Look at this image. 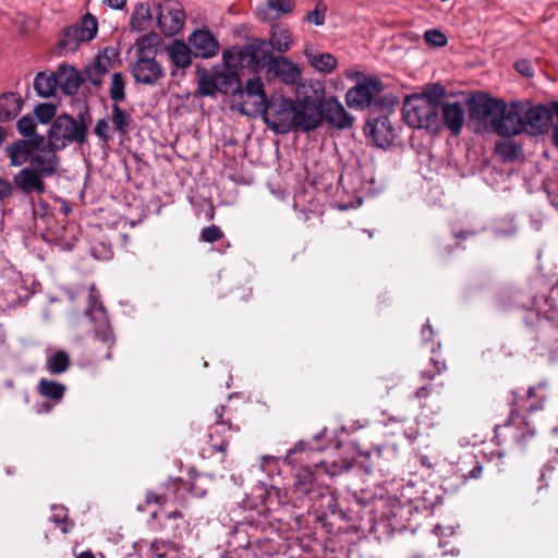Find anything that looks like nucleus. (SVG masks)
<instances>
[{
  "instance_id": "1",
  "label": "nucleus",
  "mask_w": 558,
  "mask_h": 558,
  "mask_svg": "<svg viewBox=\"0 0 558 558\" xmlns=\"http://www.w3.org/2000/svg\"><path fill=\"white\" fill-rule=\"evenodd\" d=\"M322 466L323 463L317 462L313 468L305 466L300 469L295 474L293 484V495H295L298 499L305 498L311 502V507L316 514L317 521L323 522L328 520L329 514L336 520H367L368 523H378L385 520H391V518H383L373 514L374 509L378 507V504H383L381 500L364 505L356 500L349 508L348 513L338 509L337 499L329 492L328 486L322 478Z\"/></svg>"
},
{
  "instance_id": "2",
  "label": "nucleus",
  "mask_w": 558,
  "mask_h": 558,
  "mask_svg": "<svg viewBox=\"0 0 558 558\" xmlns=\"http://www.w3.org/2000/svg\"><path fill=\"white\" fill-rule=\"evenodd\" d=\"M522 100L507 104L502 99L478 96L470 101L471 118L489 122L493 131L502 137L519 135L525 131Z\"/></svg>"
},
{
  "instance_id": "3",
  "label": "nucleus",
  "mask_w": 558,
  "mask_h": 558,
  "mask_svg": "<svg viewBox=\"0 0 558 558\" xmlns=\"http://www.w3.org/2000/svg\"><path fill=\"white\" fill-rule=\"evenodd\" d=\"M58 150L46 142L44 135H36L34 138H20L5 147L10 166L20 167L29 162L31 168L44 178H50L58 172L60 166Z\"/></svg>"
},
{
  "instance_id": "4",
  "label": "nucleus",
  "mask_w": 558,
  "mask_h": 558,
  "mask_svg": "<svg viewBox=\"0 0 558 558\" xmlns=\"http://www.w3.org/2000/svg\"><path fill=\"white\" fill-rule=\"evenodd\" d=\"M532 398H536L538 403L530 402L526 408L527 415L520 417L512 411L509 421L504 426L496 427V437L501 435V432H505V434L511 436L519 446L525 447L529 444V440L537 433L534 414L543 408V402L545 401L543 388H530L527 391V400Z\"/></svg>"
},
{
  "instance_id": "5",
  "label": "nucleus",
  "mask_w": 558,
  "mask_h": 558,
  "mask_svg": "<svg viewBox=\"0 0 558 558\" xmlns=\"http://www.w3.org/2000/svg\"><path fill=\"white\" fill-rule=\"evenodd\" d=\"M404 122L413 129L437 131L440 126L439 109L428 95L407 97L402 108Z\"/></svg>"
},
{
  "instance_id": "6",
  "label": "nucleus",
  "mask_w": 558,
  "mask_h": 558,
  "mask_svg": "<svg viewBox=\"0 0 558 558\" xmlns=\"http://www.w3.org/2000/svg\"><path fill=\"white\" fill-rule=\"evenodd\" d=\"M232 99L236 104L240 113L247 117H256L267 111V94L259 76L250 78L244 87L241 82L232 90Z\"/></svg>"
},
{
  "instance_id": "7",
  "label": "nucleus",
  "mask_w": 558,
  "mask_h": 558,
  "mask_svg": "<svg viewBox=\"0 0 558 558\" xmlns=\"http://www.w3.org/2000/svg\"><path fill=\"white\" fill-rule=\"evenodd\" d=\"M88 125L84 121H76L69 114L57 117L48 131V143L62 150L71 143L83 144L86 140Z\"/></svg>"
},
{
  "instance_id": "8",
  "label": "nucleus",
  "mask_w": 558,
  "mask_h": 558,
  "mask_svg": "<svg viewBox=\"0 0 558 558\" xmlns=\"http://www.w3.org/2000/svg\"><path fill=\"white\" fill-rule=\"evenodd\" d=\"M226 407L219 405L213 412V424L208 428L207 442L217 452H226L228 445L240 432L238 425H233L230 417H225Z\"/></svg>"
},
{
  "instance_id": "9",
  "label": "nucleus",
  "mask_w": 558,
  "mask_h": 558,
  "mask_svg": "<svg viewBox=\"0 0 558 558\" xmlns=\"http://www.w3.org/2000/svg\"><path fill=\"white\" fill-rule=\"evenodd\" d=\"M131 73L136 83L155 85L165 76L161 64L146 50L144 40L136 48V60L131 66Z\"/></svg>"
},
{
  "instance_id": "10",
  "label": "nucleus",
  "mask_w": 558,
  "mask_h": 558,
  "mask_svg": "<svg viewBox=\"0 0 558 558\" xmlns=\"http://www.w3.org/2000/svg\"><path fill=\"white\" fill-rule=\"evenodd\" d=\"M97 29L98 23L96 17L88 13L80 24H74L63 31L59 39V47L66 52H74L82 43L94 39Z\"/></svg>"
},
{
  "instance_id": "11",
  "label": "nucleus",
  "mask_w": 558,
  "mask_h": 558,
  "mask_svg": "<svg viewBox=\"0 0 558 558\" xmlns=\"http://www.w3.org/2000/svg\"><path fill=\"white\" fill-rule=\"evenodd\" d=\"M293 104L294 100L284 98L267 102V111L263 114L269 129L281 134L293 131Z\"/></svg>"
},
{
  "instance_id": "12",
  "label": "nucleus",
  "mask_w": 558,
  "mask_h": 558,
  "mask_svg": "<svg viewBox=\"0 0 558 558\" xmlns=\"http://www.w3.org/2000/svg\"><path fill=\"white\" fill-rule=\"evenodd\" d=\"M293 131L310 132L322 125L319 102L310 97L298 98L293 104Z\"/></svg>"
},
{
  "instance_id": "13",
  "label": "nucleus",
  "mask_w": 558,
  "mask_h": 558,
  "mask_svg": "<svg viewBox=\"0 0 558 558\" xmlns=\"http://www.w3.org/2000/svg\"><path fill=\"white\" fill-rule=\"evenodd\" d=\"M157 23L162 34L173 36L178 34L185 22V12L178 0H166L157 4Z\"/></svg>"
},
{
  "instance_id": "14",
  "label": "nucleus",
  "mask_w": 558,
  "mask_h": 558,
  "mask_svg": "<svg viewBox=\"0 0 558 558\" xmlns=\"http://www.w3.org/2000/svg\"><path fill=\"white\" fill-rule=\"evenodd\" d=\"M238 60L243 65H247L254 71L269 68V64L275 59V54L270 50L268 43L263 39H255L239 49Z\"/></svg>"
},
{
  "instance_id": "15",
  "label": "nucleus",
  "mask_w": 558,
  "mask_h": 558,
  "mask_svg": "<svg viewBox=\"0 0 558 558\" xmlns=\"http://www.w3.org/2000/svg\"><path fill=\"white\" fill-rule=\"evenodd\" d=\"M525 131L532 135L546 134L550 129V122L554 121L553 104L550 106H532L530 101H523Z\"/></svg>"
},
{
  "instance_id": "16",
  "label": "nucleus",
  "mask_w": 558,
  "mask_h": 558,
  "mask_svg": "<svg viewBox=\"0 0 558 558\" xmlns=\"http://www.w3.org/2000/svg\"><path fill=\"white\" fill-rule=\"evenodd\" d=\"M319 114H322V123L326 121L329 126L337 130L350 129L354 122V117L335 97L319 100Z\"/></svg>"
},
{
  "instance_id": "17",
  "label": "nucleus",
  "mask_w": 558,
  "mask_h": 558,
  "mask_svg": "<svg viewBox=\"0 0 558 558\" xmlns=\"http://www.w3.org/2000/svg\"><path fill=\"white\" fill-rule=\"evenodd\" d=\"M380 92V81L371 77L351 87L345 94V101L350 108L364 109L373 105Z\"/></svg>"
},
{
  "instance_id": "18",
  "label": "nucleus",
  "mask_w": 558,
  "mask_h": 558,
  "mask_svg": "<svg viewBox=\"0 0 558 558\" xmlns=\"http://www.w3.org/2000/svg\"><path fill=\"white\" fill-rule=\"evenodd\" d=\"M266 74L269 80H278L286 86L298 85L302 80L301 68L284 56H276Z\"/></svg>"
},
{
  "instance_id": "19",
  "label": "nucleus",
  "mask_w": 558,
  "mask_h": 558,
  "mask_svg": "<svg viewBox=\"0 0 558 558\" xmlns=\"http://www.w3.org/2000/svg\"><path fill=\"white\" fill-rule=\"evenodd\" d=\"M88 316L93 319L97 318L99 320L98 325L95 328V338L100 341L107 349L104 359L110 360L112 357V348L116 343V338L113 336L112 329L108 323L106 311L102 305L90 308L86 312Z\"/></svg>"
},
{
  "instance_id": "20",
  "label": "nucleus",
  "mask_w": 558,
  "mask_h": 558,
  "mask_svg": "<svg viewBox=\"0 0 558 558\" xmlns=\"http://www.w3.org/2000/svg\"><path fill=\"white\" fill-rule=\"evenodd\" d=\"M365 133L371 137L377 147H389L395 140V130L386 116L368 121Z\"/></svg>"
},
{
  "instance_id": "21",
  "label": "nucleus",
  "mask_w": 558,
  "mask_h": 558,
  "mask_svg": "<svg viewBox=\"0 0 558 558\" xmlns=\"http://www.w3.org/2000/svg\"><path fill=\"white\" fill-rule=\"evenodd\" d=\"M165 497L148 493L144 505H138V511H147L149 520H177L183 519V514L179 510H166Z\"/></svg>"
},
{
  "instance_id": "22",
  "label": "nucleus",
  "mask_w": 558,
  "mask_h": 558,
  "mask_svg": "<svg viewBox=\"0 0 558 558\" xmlns=\"http://www.w3.org/2000/svg\"><path fill=\"white\" fill-rule=\"evenodd\" d=\"M44 177L31 167L20 170L13 178V182L17 189L24 194L36 192L43 194L46 190Z\"/></svg>"
},
{
  "instance_id": "23",
  "label": "nucleus",
  "mask_w": 558,
  "mask_h": 558,
  "mask_svg": "<svg viewBox=\"0 0 558 558\" xmlns=\"http://www.w3.org/2000/svg\"><path fill=\"white\" fill-rule=\"evenodd\" d=\"M189 43L194 49L195 56L208 59L218 53L219 45L215 37L207 31H196L190 38Z\"/></svg>"
},
{
  "instance_id": "24",
  "label": "nucleus",
  "mask_w": 558,
  "mask_h": 558,
  "mask_svg": "<svg viewBox=\"0 0 558 558\" xmlns=\"http://www.w3.org/2000/svg\"><path fill=\"white\" fill-rule=\"evenodd\" d=\"M166 52L174 68L171 75H177V70H185L192 63V50L184 41L175 39L167 48Z\"/></svg>"
},
{
  "instance_id": "25",
  "label": "nucleus",
  "mask_w": 558,
  "mask_h": 558,
  "mask_svg": "<svg viewBox=\"0 0 558 558\" xmlns=\"http://www.w3.org/2000/svg\"><path fill=\"white\" fill-rule=\"evenodd\" d=\"M112 66V59L105 50L98 53L94 61L88 64L84 72V80L90 82L94 86L99 87L102 83V77L109 72Z\"/></svg>"
},
{
  "instance_id": "26",
  "label": "nucleus",
  "mask_w": 558,
  "mask_h": 558,
  "mask_svg": "<svg viewBox=\"0 0 558 558\" xmlns=\"http://www.w3.org/2000/svg\"><path fill=\"white\" fill-rule=\"evenodd\" d=\"M56 80L58 81L57 86L65 95H75L85 80L80 76L77 70L70 65H60L54 72Z\"/></svg>"
},
{
  "instance_id": "27",
  "label": "nucleus",
  "mask_w": 558,
  "mask_h": 558,
  "mask_svg": "<svg viewBox=\"0 0 558 558\" xmlns=\"http://www.w3.org/2000/svg\"><path fill=\"white\" fill-rule=\"evenodd\" d=\"M271 496L277 497L278 489L272 486L267 487L265 484H258L253 488L251 496L243 501V507L250 511L257 510L258 513H262L268 510L267 500Z\"/></svg>"
},
{
  "instance_id": "28",
  "label": "nucleus",
  "mask_w": 558,
  "mask_h": 558,
  "mask_svg": "<svg viewBox=\"0 0 558 558\" xmlns=\"http://www.w3.org/2000/svg\"><path fill=\"white\" fill-rule=\"evenodd\" d=\"M441 114L445 125L450 130L453 136H458L464 123L463 106L458 101L444 104L441 106Z\"/></svg>"
},
{
  "instance_id": "29",
  "label": "nucleus",
  "mask_w": 558,
  "mask_h": 558,
  "mask_svg": "<svg viewBox=\"0 0 558 558\" xmlns=\"http://www.w3.org/2000/svg\"><path fill=\"white\" fill-rule=\"evenodd\" d=\"M304 56L306 57L311 66H313L317 72L329 74L331 73L338 64L336 57L331 53L318 52L314 50L311 45H306L304 48Z\"/></svg>"
},
{
  "instance_id": "30",
  "label": "nucleus",
  "mask_w": 558,
  "mask_h": 558,
  "mask_svg": "<svg viewBox=\"0 0 558 558\" xmlns=\"http://www.w3.org/2000/svg\"><path fill=\"white\" fill-rule=\"evenodd\" d=\"M23 108V99L15 93L0 95V122L14 119Z\"/></svg>"
},
{
  "instance_id": "31",
  "label": "nucleus",
  "mask_w": 558,
  "mask_h": 558,
  "mask_svg": "<svg viewBox=\"0 0 558 558\" xmlns=\"http://www.w3.org/2000/svg\"><path fill=\"white\" fill-rule=\"evenodd\" d=\"M267 43L268 46L277 52L284 53L290 50L292 46V34L289 28L279 24H274L269 33V41Z\"/></svg>"
},
{
  "instance_id": "32",
  "label": "nucleus",
  "mask_w": 558,
  "mask_h": 558,
  "mask_svg": "<svg viewBox=\"0 0 558 558\" xmlns=\"http://www.w3.org/2000/svg\"><path fill=\"white\" fill-rule=\"evenodd\" d=\"M153 20L150 8L147 3L140 2L135 5L131 19L130 25L134 31H145L149 27Z\"/></svg>"
},
{
  "instance_id": "33",
  "label": "nucleus",
  "mask_w": 558,
  "mask_h": 558,
  "mask_svg": "<svg viewBox=\"0 0 558 558\" xmlns=\"http://www.w3.org/2000/svg\"><path fill=\"white\" fill-rule=\"evenodd\" d=\"M215 81L217 86V92L228 94L234 85L239 86L240 78L235 71L230 69H218L215 68Z\"/></svg>"
},
{
  "instance_id": "34",
  "label": "nucleus",
  "mask_w": 558,
  "mask_h": 558,
  "mask_svg": "<svg viewBox=\"0 0 558 558\" xmlns=\"http://www.w3.org/2000/svg\"><path fill=\"white\" fill-rule=\"evenodd\" d=\"M58 81L54 73L47 75L43 72L38 73L34 80V88L38 96L48 98L54 95Z\"/></svg>"
},
{
  "instance_id": "35",
  "label": "nucleus",
  "mask_w": 558,
  "mask_h": 558,
  "mask_svg": "<svg viewBox=\"0 0 558 558\" xmlns=\"http://www.w3.org/2000/svg\"><path fill=\"white\" fill-rule=\"evenodd\" d=\"M65 389L63 384L50 379L41 378L38 383V392L43 397L56 401L63 398Z\"/></svg>"
},
{
  "instance_id": "36",
  "label": "nucleus",
  "mask_w": 558,
  "mask_h": 558,
  "mask_svg": "<svg viewBox=\"0 0 558 558\" xmlns=\"http://www.w3.org/2000/svg\"><path fill=\"white\" fill-rule=\"evenodd\" d=\"M70 364L69 354L64 351H57L47 359L46 368L51 375H60L69 369Z\"/></svg>"
},
{
  "instance_id": "37",
  "label": "nucleus",
  "mask_w": 558,
  "mask_h": 558,
  "mask_svg": "<svg viewBox=\"0 0 558 558\" xmlns=\"http://www.w3.org/2000/svg\"><path fill=\"white\" fill-rule=\"evenodd\" d=\"M520 146L511 140H502L496 143V154L502 162H511L518 159L520 155Z\"/></svg>"
},
{
  "instance_id": "38",
  "label": "nucleus",
  "mask_w": 558,
  "mask_h": 558,
  "mask_svg": "<svg viewBox=\"0 0 558 558\" xmlns=\"http://www.w3.org/2000/svg\"><path fill=\"white\" fill-rule=\"evenodd\" d=\"M112 124L120 134H126L132 123V117L130 113L119 107L118 104L112 105Z\"/></svg>"
},
{
  "instance_id": "39",
  "label": "nucleus",
  "mask_w": 558,
  "mask_h": 558,
  "mask_svg": "<svg viewBox=\"0 0 558 558\" xmlns=\"http://www.w3.org/2000/svg\"><path fill=\"white\" fill-rule=\"evenodd\" d=\"M198 94L202 96H214L217 93L214 70L208 73L206 70H197Z\"/></svg>"
},
{
  "instance_id": "40",
  "label": "nucleus",
  "mask_w": 558,
  "mask_h": 558,
  "mask_svg": "<svg viewBox=\"0 0 558 558\" xmlns=\"http://www.w3.org/2000/svg\"><path fill=\"white\" fill-rule=\"evenodd\" d=\"M109 95L114 104L125 100V82L122 73L116 72L112 74Z\"/></svg>"
},
{
  "instance_id": "41",
  "label": "nucleus",
  "mask_w": 558,
  "mask_h": 558,
  "mask_svg": "<svg viewBox=\"0 0 558 558\" xmlns=\"http://www.w3.org/2000/svg\"><path fill=\"white\" fill-rule=\"evenodd\" d=\"M266 7L274 13V19L291 13L295 8V0H266Z\"/></svg>"
},
{
  "instance_id": "42",
  "label": "nucleus",
  "mask_w": 558,
  "mask_h": 558,
  "mask_svg": "<svg viewBox=\"0 0 558 558\" xmlns=\"http://www.w3.org/2000/svg\"><path fill=\"white\" fill-rule=\"evenodd\" d=\"M228 545L234 549H244L250 546L246 531H242L239 525H232L229 533Z\"/></svg>"
},
{
  "instance_id": "43",
  "label": "nucleus",
  "mask_w": 558,
  "mask_h": 558,
  "mask_svg": "<svg viewBox=\"0 0 558 558\" xmlns=\"http://www.w3.org/2000/svg\"><path fill=\"white\" fill-rule=\"evenodd\" d=\"M36 128L37 120L32 114H25L16 123L19 133L26 138H34L37 135Z\"/></svg>"
},
{
  "instance_id": "44",
  "label": "nucleus",
  "mask_w": 558,
  "mask_h": 558,
  "mask_svg": "<svg viewBox=\"0 0 558 558\" xmlns=\"http://www.w3.org/2000/svg\"><path fill=\"white\" fill-rule=\"evenodd\" d=\"M57 107L52 104H39L35 107L34 117L43 124H47L54 120Z\"/></svg>"
},
{
  "instance_id": "45",
  "label": "nucleus",
  "mask_w": 558,
  "mask_h": 558,
  "mask_svg": "<svg viewBox=\"0 0 558 558\" xmlns=\"http://www.w3.org/2000/svg\"><path fill=\"white\" fill-rule=\"evenodd\" d=\"M172 549V545L170 543L163 541H154L150 543L147 558H172L170 557V551Z\"/></svg>"
},
{
  "instance_id": "46",
  "label": "nucleus",
  "mask_w": 558,
  "mask_h": 558,
  "mask_svg": "<svg viewBox=\"0 0 558 558\" xmlns=\"http://www.w3.org/2000/svg\"><path fill=\"white\" fill-rule=\"evenodd\" d=\"M223 235L222 230L218 226L211 225L202 229L199 240L205 243H215L221 240Z\"/></svg>"
},
{
  "instance_id": "47",
  "label": "nucleus",
  "mask_w": 558,
  "mask_h": 558,
  "mask_svg": "<svg viewBox=\"0 0 558 558\" xmlns=\"http://www.w3.org/2000/svg\"><path fill=\"white\" fill-rule=\"evenodd\" d=\"M425 41L434 47H444L447 45V36L438 29H428L424 34Z\"/></svg>"
},
{
  "instance_id": "48",
  "label": "nucleus",
  "mask_w": 558,
  "mask_h": 558,
  "mask_svg": "<svg viewBox=\"0 0 558 558\" xmlns=\"http://www.w3.org/2000/svg\"><path fill=\"white\" fill-rule=\"evenodd\" d=\"M208 481L203 476L195 477L191 483H189V492L193 497L202 498L206 495L207 488L206 483Z\"/></svg>"
},
{
  "instance_id": "49",
  "label": "nucleus",
  "mask_w": 558,
  "mask_h": 558,
  "mask_svg": "<svg viewBox=\"0 0 558 558\" xmlns=\"http://www.w3.org/2000/svg\"><path fill=\"white\" fill-rule=\"evenodd\" d=\"M326 8L318 3L314 10L307 12L304 20L316 26H320L325 23Z\"/></svg>"
},
{
  "instance_id": "50",
  "label": "nucleus",
  "mask_w": 558,
  "mask_h": 558,
  "mask_svg": "<svg viewBox=\"0 0 558 558\" xmlns=\"http://www.w3.org/2000/svg\"><path fill=\"white\" fill-rule=\"evenodd\" d=\"M453 525H435L433 529V534H435L439 538V546L445 547L447 545L446 537L452 536L454 534Z\"/></svg>"
},
{
  "instance_id": "51",
  "label": "nucleus",
  "mask_w": 558,
  "mask_h": 558,
  "mask_svg": "<svg viewBox=\"0 0 558 558\" xmlns=\"http://www.w3.org/2000/svg\"><path fill=\"white\" fill-rule=\"evenodd\" d=\"M320 462L323 463L320 473L324 475H328L329 477L343 473L350 466L349 464L338 462H332L330 464H327L326 462L323 461Z\"/></svg>"
},
{
  "instance_id": "52",
  "label": "nucleus",
  "mask_w": 558,
  "mask_h": 558,
  "mask_svg": "<svg viewBox=\"0 0 558 558\" xmlns=\"http://www.w3.org/2000/svg\"><path fill=\"white\" fill-rule=\"evenodd\" d=\"M51 515L49 518L50 523H66L68 522V509L60 505H53L51 507Z\"/></svg>"
},
{
  "instance_id": "53",
  "label": "nucleus",
  "mask_w": 558,
  "mask_h": 558,
  "mask_svg": "<svg viewBox=\"0 0 558 558\" xmlns=\"http://www.w3.org/2000/svg\"><path fill=\"white\" fill-rule=\"evenodd\" d=\"M94 133L104 142H108L111 138L108 121L106 119H99L95 124Z\"/></svg>"
},
{
  "instance_id": "54",
  "label": "nucleus",
  "mask_w": 558,
  "mask_h": 558,
  "mask_svg": "<svg viewBox=\"0 0 558 558\" xmlns=\"http://www.w3.org/2000/svg\"><path fill=\"white\" fill-rule=\"evenodd\" d=\"M445 94V88L439 84H435L429 90L423 93L422 95H428L430 99L439 106V102Z\"/></svg>"
},
{
  "instance_id": "55",
  "label": "nucleus",
  "mask_w": 558,
  "mask_h": 558,
  "mask_svg": "<svg viewBox=\"0 0 558 558\" xmlns=\"http://www.w3.org/2000/svg\"><path fill=\"white\" fill-rule=\"evenodd\" d=\"M434 393L439 395V391L436 390V386L433 384H426L414 392V397L416 399H427Z\"/></svg>"
},
{
  "instance_id": "56",
  "label": "nucleus",
  "mask_w": 558,
  "mask_h": 558,
  "mask_svg": "<svg viewBox=\"0 0 558 558\" xmlns=\"http://www.w3.org/2000/svg\"><path fill=\"white\" fill-rule=\"evenodd\" d=\"M514 69L525 77L533 76L531 63L526 60H519L514 63Z\"/></svg>"
},
{
  "instance_id": "57",
  "label": "nucleus",
  "mask_w": 558,
  "mask_h": 558,
  "mask_svg": "<svg viewBox=\"0 0 558 558\" xmlns=\"http://www.w3.org/2000/svg\"><path fill=\"white\" fill-rule=\"evenodd\" d=\"M430 361L434 364V366L436 368V372L435 373H430L428 371L422 372L421 373V377L423 379L433 380L436 374H440L446 368V365H445L444 362H439V361H436L434 359H432Z\"/></svg>"
},
{
  "instance_id": "58",
  "label": "nucleus",
  "mask_w": 558,
  "mask_h": 558,
  "mask_svg": "<svg viewBox=\"0 0 558 558\" xmlns=\"http://www.w3.org/2000/svg\"><path fill=\"white\" fill-rule=\"evenodd\" d=\"M14 187L9 180L0 178V199L10 197L13 194Z\"/></svg>"
},
{
  "instance_id": "59",
  "label": "nucleus",
  "mask_w": 558,
  "mask_h": 558,
  "mask_svg": "<svg viewBox=\"0 0 558 558\" xmlns=\"http://www.w3.org/2000/svg\"><path fill=\"white\" fill-rule=\"evenodd\" d=\"M554 124H553V143L558 147V101L553 102Z\"/></svg>"
},
{
  "instance_id": "60",
  "label": "nucleus",
  "mask_w": 558,
  "mask_h": 558,
  "mask_svg": "<svg viewBox=\"0 0 558 558\" xmlns=\"http://www.w3.org/2000/svg\"><path fill=\"white\" fill-rule=\"evenodd\" d=\"M483 474V466L478 462L472 468V470L469 471V473L465 475L466 478H473L477 480Z\"/></svg>"
},
{
  "instance_id": "61",
  "label": "nucleus",
  "mask_w": 558,
  "mask_h": 558,
  "mask_svg": "<svg viewBox=\"0 0 558 558\" xmlns=\"http://www.w3.org/2000/svg\"><path fill=\"white\" fill-rule=\"evenodd\" d=\"M306 449V444L304 441L298 442L292 449L288 451L287 459L292 460V457L298 452H302Z\"/></svg>"
},
{
  "instance_id": "62",
  "label": "nucleus",
  "mask_w": 558,
  "mask_h": 558,
  "mask_svg": "<svg viewBox=\"0 0 558 558\" xmlns=\"http://www.w3.org/2000/svg\"><path fill=\"white\" fill-rule=\"evenodd\" d=\"M422 336L426 341H429L433 339L434 331H433L432 326L428 323L423 325Z\"/></svg>"
},
{
  "instance_id": "63",
  "label": "nucleus",
  "mask_w": 558,
  "mask_h": 558,
  "mask_svg": "<svg viewBox=\"0 0 558 558\" xmlns=\"http://www.w3.org/2000/svg\"><path fill=\"white\" fill-rule=\"evenodd\" d=\"M104 2L113 9H122L125 5L126 0H104Z\"/></svg>"
},
{
  "instance_id": "64",
  "label": "nucleus",
  "mask_w": 558,
  "mask_h": 558,
  "mask_svg": "<svg viewBox=\"0 0 558 558\" xmlns=\"http://www.w3.org/2000/svg\"><path fill=\"white\" fill-rule=\"evenodd\" d=\"M51 410V405L47 402H44L40 408L37 410V413H48Z\"/></svg>"
}]
</instances>
